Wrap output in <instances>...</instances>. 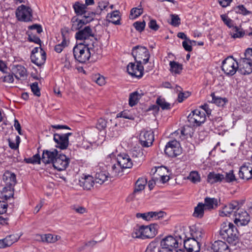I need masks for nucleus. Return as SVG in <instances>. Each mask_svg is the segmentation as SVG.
I'll use <instances>...</instances> for the list:
<instances>
[{"mask_svg":"<svg viewBox=\"0 0 252 252\" xmlns=\"http://www.w3.org/2000/svg\"><path fill=\"white\" fill-rule=\"evenodd\" d=\"M222 238L229 244H235L238 241L239 232L235 225L228 221L222 223L220 230Z\"/></svg>","mask_w":252,"mask_h":252,"instance_id":"nucleus-1","label":"nucleus"},{"mask_svg":"<svg viewBox=\"0 0 252 252\" xmlns=\"http://www.w3.org/2000/svg\"><path fill=\"white\" fill-rule=\"evenodd\" d=\"M73 56L76 60L81 63L87 62L90 58V52L86 44L80 43L76 45L73 49Z\"/></svg>","mask_w":252,"mask_h":252,"instance_id":"nucleus-2","label":"nucleus"},{"mask_svg":"<svg viewBox=\"0 0 252 252\" xmlns=\"http://www.w3.org/2000/svg\"><path fill=\"white\" fill-rule=\"evenodd\" d=\"M131 54L136 63H147L150 57V55L147 48L140 45L133 47Z\"/></svg>","mask_w":252,"mask_h":252,"instance_id":"nucleus-3","label":"nucleus"},{"mask_svg":"<svg viewBox=\"0 0 252 252\" xmlns=\"http://www.w3.org/2000/svg\"><path fill=\"white\" fill-rule=\"evenodd\" d=\"M179 243L177 239L171 235H168L162 239L160 243L161 249L166 252H179L182 251L179 248Z\"/></svg>","mask_w":252,"mask_h":252,"instance_id":"nucleus-4","label":"nucleus"},{"mask_svg":"<svg viewBox=\"0 0 252 252\" xmlns=\"http://www.w3.org/2000/svg\"><path fill=\"white\" fill-rule=\"evenodd\" d=\"M238 67L239 63L232 56L228 57L222 63V70L228 76H232L238 71Z\"/></svg>","mask_w":252,"mask_h":252,"instance_id":"nucleus-5","label":"nucleus"},{"mask_svg":"<svg viewBox=\"0 0 252 252\" xmlns=\"http://www.w3.org/2000/svg\"><path fill=\"white\" fill-rule=\"evenodd\" d=\"M72 135L71 132L55 133L53 135V139L56 143V147L61 150L66 149L69 145V137Z\"/></svg>","mask_w":252,"mask_h":252,"instance_id":"nucleus-6","label":"nucleus"},{"mask_svg":"<svg viewBox=\"0 0 252 252\" xmlns=\"http://www.w3.org/2000/svg\"><path fill=\"white\" fill-rule=\"evenodd\" d=\"M188 120L190 125L192 126H200L206 120V117L203 112L196 109L192 111L188 116Z\"/></svg>","mask_w":252,"mask_h":252,"instance_id":"nucleus-7","label":"nucleus"},{"mask_svg":"<svg viewBox=\"0 0 252 252\" xmlns=\"http://www.w3.org/2000/svg\"><path fill=\"white\" fill-rule=\"evenodd\" d=\"M32 10L29 7L24 5L19 6L16 11V16L19 21L29 22L32 21Z\"/></svg>","mask_w":252,"mask_h":252,"instance_id":"nucleus-8","label":"nucleus"},{"mask_svg":"<svg viewBox=\"0 0 252 252\" xmlns=\"http://www.w3.org/2000/svg\"><path fill=\"white\" fill-rule=\"evenodd\" d=\"M179 143L176 140L168 142L164 149L165 154L169 157H176L181 153Z\"/></svg>","mask_w":252,"mask_h":252,"instance_id":"nucleus-9","label":"nucleus"},{"mask_svg":"<svg viewBox=\"0 0 252 252\" xmlns=\"http://www.w3.org/2000/svg\"><path fill=\"white\" fill-rule=\"evenodd\" d=\"M69 161V158L65 155L58 154L57 157L53 163V165L54 168L58 171H63L68 167Z\"/></svg>","mask_w":252,"mask_h":252,"instance_id":"nucleus-10","label":"nucleus"},{"mask_svg":"<svg viewBox=\"0 0 252 252\" xmlns=\"http://www.w3.org/2000/svg\"><path fill=\"white\" fill-rule=\"evenodd\" d=\"M130 63L127 66V71L132 77L141 78L143 75L144 67L142 63Z\"/></svg>","mask_w":252,"mask_h":252,"instance_id":"nucleus-11","label":"nucleus"},{"mask_svg":"<svg viewBox=\"0 0 252 252\" xmlns=\"http://www.w3.org/2000/svg\"><path fill=\"white\" fill-rule=\"evenodd\" d=\"M235 217L234 223L237 226L246 225L250 221V217L248 213L243 210L241 209L234 214Z\"/></svg>","mask_w":252,"mask_h":252,"instance_id":"nucleus-12","label":"nucleus"},{"mask_svg":"<svg viewBox=\"0 0 252 252\" xmlns=\"http://www.w3.org/2000/svg\"><path fill=\"white\" fill-rule=\"evenodd\" d=\"M147 184V180L145 178H139L135 183L134 189L133 192L129 195L127 197L126 200L127 201H131L135 199L136 195L141 192L144 189L145 185Z\"/></svg>","mask_w":252,"mask_h":252,"instance_id":"nucleus-13","label":"nucleus"},{"mask_svg":"<svg viewBox=\"0 0 252 252\" xmlns=\"http://www.w3.org/2000/svg\"><path fill=\"white\" fill-rule=\"evenodd\" d=\"M238 72L243 75L249 74L252 72V61L251 59L244 58L239 62Z\"/></svg>","mask_w":252,"mask_h":252,"instance_id":"nucleus-14","label":"nucleus"},{"mask_svg":"<svg viewBox=\"0 0 252 252\" xmlns=\"http://www.w3.org/2000/svg\"><path fill=\"white\" fill-rule=\"evenodd\" d=\"M141 227L143 239L152 238L158 233V226L157 224L153 223L147 226L142 225Z\"/></svg>","mask_w":252,"mask_h":252,"instance_id":"nucleus-15","label":"nucleus"},{"mask_svg":"<svg viewBox=\"0 0 252 252\" xmlns=\"http://www.w3.org/2000/svg\"><path fill=\"white\" fill-rule=\"evenodd\" d=\"M154 140L153 132L151 131H142L139 136V142L143 147L151 146Z\"/></svg>","mask_w":252,"mask_h":252,"instance_id":"nucleus-16","label":"nucleus"},{"mask_svg":"<svg viewBox=\"0 0 252 252\" xmlns=\"http://www.w3.org/2000/svg\"><path fill=\"white\" fill-rule=\"evenodd\" d=\"M90 37H94V34L90 26H86L84 29L78 31L75 34V38L77 40H84V43H87L86 40Z\"/></svg>","mask_w":252,"mask_h":252,"instance_id":"nucleus-17","label":"nucleus"},{"mask_svg":"<svg viewBox=\"0 0 252 252\" xmlns=\"http://www.w3.org/2000/svg\"><path fill=\"white\" fill-rule=\"evenodd\" d=\"M58 152L57 149L43 150L41 157L42 162L46 164L51 163L53 164L56 157L58 156Z\"/></svg>","mask_w":252,"mask_h":252,"instance_id":"nucleus-18","label":"nucleus"},{"mask_svg":"<svg viewBox=\"0 0 252 252\" xmlns=\"http://www.w3.org/2000/svg\"><path fill=\"white\" fill-rule=\"evenodd\" d=\"M184 248L187 252H199L200 244L194 238L184 240Z\"/></svg>","mask_w":252,"mask_h":252,"instance_id":"nucleus-19","label":"nucleus"},{"mask_svg":"<svg viewBox=\"0 0 252 252\" xmlns=\"http://www.w3.org/2000/svg\"><path fill=\"white\" fill-rule=\"evenodd\" d=\"M239 177L248 180L252 178V166L250 163H245L241 167L239 172Z\"/></svg>","mask_w":252,"mask_h":252,"instance_id":"nucleus-20","label":"nucleus"},{"mask_svg":"<svg viewBox=\"0 0 252 252\" xmlns=\"http://www.w3.org/2000/svg\"><path fill=\"white\" fill-rule=\"evenodd\" d=\"M117 162L122 169L130 168L132 166V162L129 156L126 154H119L117 158Z\"/></svg>","mask_w":252,"mask_h":252,"instance_id":"nucleus-21","label":"nucleus"},{"mask_svg":"<svg viewBox=\"0 0 252 252\" xmlns=\"http://www.w3.org/2000/svg\"><path fill=\"white\" fill-rule=\"evenodd\" d=\"M95 41H93L91 45L86 43L88 48L90 52V57H95L96 59L101 57L102 53V49L100 46L98 45L96 38H94Z\"/></svg>","mask_w":252,"mask_h":252,"instance_id":"nucleus-22","label":"nucleus"},{"mask_svg":"<svg viewBox=\"0 0 252 252\" xmlns=\"http://www.w3.org/2000/svg\"><path fill=\"white\" fill-rule=\"evenodd\" d=\"M20 236L17 234H11L7 236L4 239H0V249L11 246L13 243L17 242Z\"/></svg>","mask_w":252,"mask_h":252,"instance_id":"nucleus-23","label":"nucleus"},{"mask_svg":"<svg viewBox=\"0 0 252 252\" xmlns=\"http://www.w3.org/2000/svg\"><path fill=\"white\" fill-rule=\"evenodd\" d=\"M31 59L32 62L38 66H41L45 62L46 53L42 48H40L39 54L31 55Z\"/></svg>","mask_w":252,"mask_h":252,"instance_id":"nucleus-24","label":"nucleus"},{"mask_svg":"<svg viewBox=\"0 0 252 252\" xmlns=\"http://www.w3.org/2000/svg\"><path fill=\"white\" fill-rule=\"evenodd\" d=\"M62 36L63 38L62 42L56 45L55 46V51L57 53H61L63 49L67 46V42L68 41L67 40V38L68 35V30L67 28H64L61 30Z\"/></svg>","mask_w":252,"mask_h":252,"instance_id":"nucleus-25","label":"nucleus"},{"mask_svg":"<svg viewBox=\"0 0 252 252\" xmlns=\"http://www.w3.org/2000/svg\"><path fill=\"white\" fill-rule=\"evenodd\" d=\"M94 178L92 176H85L79 180V185L84 189L90 190L93 187L94 184Z\"/></svg>","mask_w":252,"mask_h":252,"instance_id":"nucleus-26","label":"nucleus"},{"mask_svg":"<svg viewBox=\"0 0 252 252\" xmlns=\"http://www.w3.org/2000/svg\"><path fill=\"white\" fill-rule=\"evenodd\" d=\"M12 73L14 74L15 78L17 79L27 75V69L22 65H13L12 67Z\"/></svg>","mask_w":252,"mask_h":252,"instance_id":"nucleus-27","label":"nucleus"},{"mask_svg":"<svg viewBox=\"0 0 252 252\" xmlns=\"http://www.w3.org/2000/svg\"><path fill=\"white\" fill-rule=\"evenodd\" d=\"M3 180L6 183V187L13 189L16 184V178L14 173L8 172L3 175Z\"/></svg>","mask_w":252,"mask_h":252,"instance_id":"nucleus-28","label":"nucleus"},{"mask_svg":"<svg viewBox=\"0 0 252 252\" xmlns=\"http://www.w3.org/2000/svg\"><path fill=\"white\" fill-rule=\"evenodd\" d=\"M211 250L213 252H222L229 249L228 245L223 241H216L212 244Z\"/></svg>","mask_w":252,"mask_h":252,"instance_id":"nucleus-29","label":"nucleus"},{"mask_svg":"<svg viewBox=\"0 0 252 252\" xmlns=\"http://www.w3.org/2000/svg\"><path fill=\"white\" fill-rule=\"evenodd\" d=\"M39 238L38 240H41L43 242L55 243L61 238L58 235H55L52 234H46L43 235H38L37 236Z\"/></svg>","mask_w":252,"mask_h":252,"instance_id":"nucleus-30","label":"nucleus"},{"mask_svg":"<svg viewBox=\"0 0 252 252\" xmlns=\"http://www.w3.org/2000/svg\"><path fill=\"white\" fill-rule=\"evenodd\" d=\"M203 205L205 209L212 210L217 208L218 206V199L215 198L206 197L204 199V203Z\"/></svg>","mask_w":252,"mask_h":252,"instance_id":"nucleus-31","label":"nucleus"},{"mask_svg":"<svg viewBox=\"0 0 252 252\" xmlns=\"http://www.w3.org/2000/svg\"><path fill=\"white\" fill-rule=\"evenodd\" d=\"M144 94L141 90L139 92L135 91L131 93L129 97V105L131 107L135 105L141 96Z\"/></svg>","mask_w":252,"mask_h":252,"instance_id":"nucleus-32","label":"nucleus"},{"mask_svg":"<svg viewBox=\"0 0 252 252\" xmlns=\"http://www.w3.org/2000/svg\"><path fill=\"white\" fill-rule=\"evenodd\" d=\"M224 179V176L214 172H210L207 176V182L211 184L221 182Z\"/></svg>","mask_w":252,"mask_h":252,"instance_id":"nucleus-33","label":"nucleus"},{"mask_svg":"<svg viewBox=\"0 0 252 252\" xmlns=\"http://www.w3.org/2000/svg\"><path fill=\"white\" fill-rule=\"evenodd\" d=\"M106 18L109 23H112L115 25H119L121 24L119 12L117 10L108 13L106 16Z\"/></svg>","mask_w":252,"mask_h":252,"instance_id":"nucleus-34","label":"nucleus"},{"mask_svg":"<svg viewBox=\"0 0 252 252\" xmlns=\"http://www.w3.org/2000/svg\"><path fill=\"white\" fill-rule=\"evenodd\" d=\"M71 30L73 31H79L86 23L82 19H79L76 16L71 19Z\"/></svg>","mask_w":252,"mask_h":252,"instance_id":"nucleus-35","label":"nucleus"},{"mask_svg":"<svg viewBox=\"0 0 252 252\" xmlns=\"http://www.w3.org/2000/svg\"><path fill=\"white\" fill-rule=\"evenodd\" d=\"M170 67V71L174 74H180L183 70V65L182 64L175 61H170L169 63Z\"/></svg>","mask_w":252,"mask_h":252,"instance_id":"nucleus-36","label":"nucleus"},{"mask_svg":"<svg viewBox=\"0 0 252 252\" xmlns=\"http://www.w3.org/2000/svg\"><path fill=\"white\" fill-rule=\"evenodd\" d=\"M165 214V213L163 211L147 212V221L152 220H159L163 218Z\"/></svg>","mask_w":252,"mask_h":252,"instance_id":"nucleus-37","label":"nucleus"},{"mask_svg":"<svg viewBox=\"0 0 252 252\" xmlns=\"http://www.w3.org/2000/svg\"><path fill=\"white\" fill-rule=\"evenodd\" d=\"M205 209V208L203 205V203H199L194 208L193 216L197 218H202L204 216Z\"/></svg>","mask_w":252,"mask_h":252,"instance_id":"nucleus-38","label":"nucleus"},{"mask_svg":"<svg viewBox=\"0 0 252 252\" xmlns=\"http://www.w3.org/2000/svg\"><path fill=\"white\" fill-rule=\"evenodd\" d=\"M75 13L77 15H83L86 10L87 7L84 4L76 2L73 6Z\"/></svg>","mask_w":252,"mask_h":252,"instance_id":"nucleus-39","label":"nucleus"},{"mask_svg":"<svg viewBox=\"0 0 252 252\" xmlns=\"http://www.w3.org/2000/svg\"><path fill=\"white\" fill-rule=\"evenodd\" d=\"M108 176L104 171L96 172L95 176V181L96 183L102 184L107 180Z\"/></svg>","mask_w":252,"mask_h":252,"instance_id":"nucleus-40","label":"nucleus"},{"mask_svg":"<svg viewBox=\"0 0 252 252\" xmlns=\"http://www.w3.org/2000/svg\"><path fill=\"white\" fill-rule=\"evenodd\" d=\"M123 169L119 163L117 165L114 164L111 167L110 175L112 177H115L119 175L121 176Z\"/></svg>","mask_w":252,"mask_h":252,"instance_id":"nucleus-41","label":"nucleus"},{"mask_svg":"<svg viewBox=\"0 0 252 252\" xmlns=\"http://www.w3.org/2000/svg\"><path fill=\"white\" fill-rule=\"evenodd\" d=\"M156 103L162 110H169L170 109V104L167 102L164 98H162L160 96L157 98Z\"/></svg>","mask_w":252,"mask_h":252,"instance_id":"nucleus-42","label":"nucleus"},{"mask_svg":"<svg viewBox=\"0 0 252 252\" xmlns=\"http://www.w3.org/2000/svg\"><path fill=\"white\" fill-rule=\"evenodd\" d=\"M161 252L159 244L158 242L152 241L148 246L146 252Z\"/></svg>","mask_w":252,"mask_h":252,"instance_id":"nucleus-43","label":"nucleus"},{"mask_svg":"<svg viewBox=\"0 0 252 252\" xmlns=\"http://www.w3.org/2000/svg\"><path fill=\"white\" fill-rule=\"evenodd\" d=\"M232 32H231L232 37L234 38H240L245 35V32L242 29H239L237 27L235 26L232 29Z\"/></svg>","mask_w":252,"mask_h":252,"instance_id":"nucleus-44","label":"nucleus"},{"mask_svg":"<svg viewBox=\"0 0 252 252\" xmlns=\"http://www.w3.org/2000/svg\"><path fill=\"white\" fill-rule=\"evenodd\" d=\"M95 14H96L95 12H89L86 10L83 15V19H82L84 21L86 24H87L94 20L95 17Z\"/></svg>","mask_w":252,"mask_h":252,"instance_id":"nucleus-45","label":"nucleus"},{"mask_svg":"<svg viewBox=\"0 0 252 252\" xmlns=\"http://www.w3.org/2000/svg\"><path fill=\"white\" fill-rule=\"evenodd\" d=\"M14 188L13 189H9L7 187H5L2 189V192L5 194L3 195L2 198L5 200L9 199L11 197H13L14 195L13 193Z\"/></svg>","mask_w":252,"mask_h":252,"instance_id":"nucleus-46","label":"nucleus"},{"mask_svg":"<svg viewBox=\"0 0 252 252\" xmlns=\"http://www.w3.org/2000/svg\"><path fill=\"white\" fill-rule=\"evenodd\" d=\"M188 179L194 184L200 181V177L198 173L194 171L190 173Z\"/></svg>","mask_w":252,"mask_h":252,"instance_id":"nucleus-47","label":"nucleus"},{"mask_svg":"<svg viewBox=\"0 0 252 252\" xmlns=\"http://www.w3.org/2000/svg\"><path fill=\"white\" fill-rule=\"evenodd\" d=\"M234 10L236 13L241 14L243 15H247L251 13V12L248 10L243 5H240L235 7Z\"/></svg>","mask_w":252,"mask_h":252,"instance_id":"nucleus-48","label":"nucleus"},{"mask_svg":"<svg viewBox=\"0 0 252 252\" xmlns=\"http://www.w3.org/2000/svg\"><path fill=\"white\" fill-rule=\"evenodd\" d=\"M212 101L218 106H223L225 103V98H222L221 97H216L214 94H212Z\"/></svg>","mask_w":252,"mask_h":252,"instance_id":"nucleus-49","label":"nucleus"},{"mask_svg":"<svg viewBox=\"0 0 252 252\" xmlns=\"http://www.w3.org/2000/svg\"><path fill=\"white\" fill-rule=\"evenodd\" d=\"M143 10L142 8H133L130 11V18L135 19L143 13Z\"/></svg>","mask_w":252,"mask_h":252,"instance_id":"nucleus-50","label":"nucleus"},{"mask_svg":"<svg viewBox=\"0 0 252 252\" xmlns=\"http://www.w3.org/2000/svg\"><path fill=\"white\" fill-rule=\"evenodd\" d=\"M108 2L105 1H101L98 2V6L96 8L95 13L97 14H101V12L105 10L108 6Z\"/></svg>","mask_w":252,"mask_h":252,"instance_id":"nucleus-51","label":"nucleus"},{"mask_svg":"<svg viewBox=\"0 0 252 252\" xmlns=\"http://www.w3.org/2000/svg\"><path fill=\"white\" fill-rule=\"evenodd\" d=\"M227 205H228V207L231 208L234 214H236L237 212L241 210L240 209L241 205L237 201L233 200Z\"/></svg>","mask_w":252,"mask_h":252,"instance_id":"nucleus-52","label":"nucleus"},{"mask_svg":"<svg viewBox=\"0 0 252 252\" xmlns=\"http://www.w3.org/2000/svg\"><path fill=\"white\" fill-rule=\"evenodd\" d=\"M221 20L229 28H233L234 26L233 21L229 18L226 15L222 14L220 16Z\"/></svg>","mask_w":252,"mask_h":252,"instance_id":"nucleus-53","label":"nucleus"},{"mask_svg":"<svg viewBox=\"0 0 252 252\" xmlns=\"http://www.w3.org/2000/svg\"><path fill=\"white\" fill-rule=\"evenodd\" d=\"M133 26L136 31L141 32L144 31L146 26V23L144 21H143L142 22L137 21L133 24Z\"/></svg>","mask_w":252,"mask_h":252,"instance_id":"nucleus-54","label":"nucleus"},{"mask_svg":"<svg viewBox=\"0 0 252 252\" xmlns=\"http://www.w3.org/2000/svg\"><path fill=\"white\" fill-rule=\"evenodd\" d=\"M8 141L9 147L12 149L16 150L19 147V145L20 142V138L18 135L16 136V143L12 142L10 138L8 139Z\"/></svg>","mask_w":252,"mask_h":252,"instance_id":"nucleus-55","label":"nucleus"},{"mask_svg":"<svg viewBox=\"0 0 252 252\" xmlns=\"http://www.w3.org/2000/svg\"><path fill=\"white\" fill-rule=\"evenodd\" d=\"M31 88L32 92L34 94V95L37 96H40L41 95L40 89L38 87V85L37 82H34L31 85Z\"/></svg>","mask_w":252,"mask_h":252,"instance_id":"nucleus-56","label":"nucleus"},{"mask_svg":"<svg viewBox=\"0 0 252 252\" xmlns=\"http://www.w3.org/2000/svg\"><path fill=\"white\" fill-rule=\"evenodd\" d=\"M226 182L230 183L236 180L235 175L233 170H230L228 173H226L224 179Z\"/></svg>","mask_w":252,"mask_h":252,"instance_id":"nucleus-57","label":"nucleus"},{"mask_svg":"<svg viewBox=\"0 0 252 252\" xmlns=\"http://www.w3.org/2000/svg\"><path fill=\"white\" fill-rule=\"evenodd\" d=\"M141 230V226L139 228H134L131 233L132 237L134 238H141L143 239V234Z\"/></svg>","mask_w":252,"mask_h":252,"instance_id":"nucleus-58","label":"nucleus"},{"mask_svg":"<svg viewBox=\"0 0 252 252\" xmlns=\"http://www.w3.org/2000/svg\"><path fill=\"white\" fill-rule=\"evenodd\" d=\"M107 125V121L102 118H99L96 124L97 128L99 130L104 129Z\"/></svg>","mask_w":252,"mask_h":252,"instance_id":"nucleus-59","label":"nucleus"},{"mask_svg":"<svg viewBox=\"0 0 252 252\" xmlns=\"http://www.w3.org/2000/svg\"><path fill=\"white\" fill-rule=\"evenodd\" d=\"M28 39L30 42H32L41 45V41L40 38L32 33L29 34Z\"/></svg>","mask_w":252,"mask_h":252,"instance_id":"nucleus-60","label":"nucleus"},{"mask_svg":"<svg viewBox=\"0 0 252 252\" xmlns=\"http://www.w3.org/2000/svg\"><path fill=\"white\" fill-rule=\"evenodd\" d=\"M2 81L7 83H12L14 82V78L12 74L10 73L1 77Z\"/></svg>","mask_w":252,"mask_h":252,"instance_id":"nucleus-61","label":"nucleus"},{"mask_svg":"<svg viewBox=\"0 0 252 252\" xmlns=\"http://www.w3.org/2000/svg\"><path fill=\"white\" fill-rule=\"evenodd\" d=\"M232 212H234L231 208L228 207V205H225L223 208L222 211L220 212V216H227L231 214Z\"/></svg>","mask_w":252,"mask_h":252,"instance_id":"nucleus-62","label":"nucleus"},{"mask_svg":"<svg viewBox=\"0 0 252 252\" xmlns=\"http://www.w3.org/2000/svg\"><path fill=\"white\" fill-rule=\"evenodd\" d=\"M148 26L150 29L154 31H158L159 28V26L157 23L156 20L154 19H152L148 23Z\"/></svg>","mask_w":252,"mask_h":252,"instance_id":"nucleus-63","label":"nucleus"},{"mask_svg":"<svg viewBox=\"0 0 252 252\" xmlns=\"http://www.w3.org/2000/svg\"><path fill=\"white\" fill-rule=\"evenodd\" d=\"M180 24V19L178 15H171V24L174 26H177Z\"/></svg>","mask_w":252,"mask_h":252,"instance_id":"nucleus-64","label":"nucleus"}]
</instances>
